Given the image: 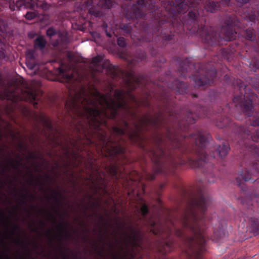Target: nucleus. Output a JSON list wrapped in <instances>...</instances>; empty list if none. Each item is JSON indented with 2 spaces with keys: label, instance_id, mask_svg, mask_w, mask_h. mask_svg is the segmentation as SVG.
<instances>
[{
  "label": "nucleus",
  "instance_id": "6e6552de",
  "mask_svg": "<svg viewBox=\"0 0 259 259\" xmlns=\"http://www.w3.org/2000/svg\"><path fill=\"white\" fill-rule=\"evenodd\" d=\"M20 133L17 128V246L20 245V217H19V207H20V199H19V185L20 183L19 176H20V155L19 154V149L22 147V144L20 142L19 136Z\"/></svg>",
  "mask_w": 259,
  "mask_h": 259
},
{
  "label": "nucleus",
  "instance_id": "f3484780",
  "mask_svg": "<svg viewBox=\"0 0 259 259\" xmlns=\"http://www.w3.org/2000/svg\"><path fill=\"white\" fill-rule=\"evenodd\" d=\"M174 247V243L173 240L164 241L162 246L159 248V251L162 254H166L172 251Z\"/></svg>",
  "mask_w": 259,
  "mask_h": 259
},
{
  "label": "nucleus",
  "instance_id": "09e8293b",
  "mask_svg": "<svg viewBox=\"0 0 259 259\" xmlns=\"http://www.w3.org/2000/svg\"><path fill=\"white\" fill-rule=\"evenodd\" d=\"M10 8L13 11H15V10L14 5H10Z\"/></svg>",
  "mask_w": 259,
  "mask_h": 259
},
{
  "label": "nucleus",
  "instance_id": "603ef678",
  "mask_svg": "<svg viewBox=\"0 0 259 259\" xmlns=\"http://www.w3.org/2000/svg\"><path fill=\"white\" fill-rule=\"evenodd\" d=\"M50 216L51 218H52V219H53V221H54V222H55V223H56V218H55V217H54V216H53V215H52V214H50Z\"/></svg>",
  "mask_w": 259,
  "mask_h": 259
},
{
  "label": "nucleus",
  "instance_id": "052dcab7",
  "mask_svg": "<svg viewBox=\"0 0 259 259\" xmlns=\"http://www.w3.org/2000/svg\"><path fill=\"white\" fill-rule=\"evenodd\" d=\"M100 219L101 221H104V218L103 216H100Z\"/></svg>",
  "mask_w": 259,
  "mask_h": 259
},
{
  "label": "nucleus",
  "instance_id": "6e6d98bb",
  "mask_svg": "<svg viewBox=\"0 0 259 259\" xmlns=\"http://www.w3.org/2000/svg\"><path fill=\"white\" fill-rule=\"evenodd\" d=\"M106 35H107L108 37H111V36H112L111 34L110 33L107 32V31H106Z\"/></svg>",
  "mask_w": 259,
  "mask_h": 259
},
{
  "label": "nucleus",
  "instance_id": "a18cd8bd",
  "mask_svg": "<svg viewBox=\"0 0 259 259\" xmlns=\"http://www.w3.org/2000/svg\"><path fill=\"white\" fill-rule=\"evenodd\" d=\"M104 249H105V248L104 246L102 247V251H99L98 252V254L101 256H102L103 255V251H104Z\"/></svg>",
  "mask_w": 259,
  "mask_h": 259
},
{
  "label": "nucleus",
  "instance_id": "13d9d810",
  "mask_svg": "<svg viewBox=\"0 0 259 259\" xmlns=\"http://www.w3.org/2000/svg\"><path fill=\"white\" fill-rule=\"evenodd\" d=\"M63 259H68V255L66 254L65 255H64L63 257Z\"/></svg>",
  "mask_w": 259,
  "mask_h": 259
},
{
  "label": "nucleus",
  "instance_id": "a211bd4d",
  "mask_svg": "<svg viewBox=\"0 0 259 259\" xmlns=\"http://www.w3.org/2000/svg\"><path fill=\"white\" fill-rule=\"evenodd\" d=\"M236 46H230L229 48L221 50V54L224 59L229 60L232 58L233 55L236 51Z\"/></svg>",
  "mask_w": 259,
  "mask_h": 259
},
{
  "label": "nucleus",
  "instance_id": "dca6fc26",
  "mask_svg": "<svg viewBox=\"0 0 259 259\" xmlns=\"http://www.w3.org/2000/svg\"><path fill=\"white\" fill-rule=\"evenodd\" d=\"M146 58V54L145 52L142 51H138L136 56L131 60L128 61L130 65H135L138 62L145 60Z\"/></svg>",
  "mask_w": 259,
  "mask_h": 259
},
{
  "label": "nucleus",
  "instance_id": "cd10ccee",
  "mask_svg": "<svg viewBox=\"0 0 259 259\" xmlns=\"http://www.w3.org/2000/svg\"><path fill=\"white\" fill-rule=\"evenodd\" d=\"M250 67L253 71L256 72L259 69V61L256 59L252 60L250 63Z\"/></svg>",
  "mask_w": 259,
  "mask_h": 259
},
{
  "label": "nucleus",
  "instance_id": "b1692460",
  "mask_svg": "<svg viewBox=\"0 0 259 259\" xmlns=\"http://www.w3.org/2000/svg\"><path fill=\"white\" fill-rule=\"evenodd\" d=\"M250 226L251 230L254 233H259V221L257 219L251 218Z\"/></svg>",
  "mask_w": 259,
  "mask_h": 259
},
{
  "label": "nucleus",
  "instance_id": "69168bd1",
  "mask_svg": "<svg viewBox=\"0 0 259 259\" xmlns=\"http://www.w3.org/2000/svg\"><path fill=\"white\" fill-rule=\"evenodd\" d=\"M192 97L193 98L197 97V95L196 94H192Z\"/></svg>",
  "mask_w": 259,
  "mask_h": 259
},
{
  "label": "nucleus",
  "instance_id": "c03bdc74",
  "mask_svg": "<svg viewBox=\"0 0 259 259\" xmlns=\"http://www.w3.org/2000/svg\"><path fill=\"white\" fill-rule=\"evenodd\" d=\"M158 61L160 62V63H164V62H166V59L164 58H161V59H159V60H158Z\"/></svg>",
  "mask_w": 259,
  "mask_h": 259
},
{
  "label": "nucleus",
  "instance_id": "58836bf2",
  "mask_svg": "<svg viewBox=\"0 0 259 259\" xmlns=\"http://www.w3.org/2000/svg\"><path fill=\"white\" fill-rule=\"evenodd\" d=\"M93 3V0H87L84 2V4L87 7H90L92 6Z\"/></svg>",
  "mask_w": 259,
  "mask_h": 259
},
{
  "label": "nucleus",
  "instance_id": "8fccbe9b",
  "mask_svg": "<svg viewBox=\"0 0 259 259\" xmlns=\"http://www.w3.org/2000/svg\"><path fill=\"white\" fill-rule=\"evenodd\" d=\"M5 171H6V169L4 167H2L1 168V174H4V173L5 172Z\"/></svg>",
  "mask_w": 259,
  "mask_h": 259
},
{
  "label": "nucleus",
  "instance_id": "4468645a",
  "mask_svg": "<svg viewBox=\"0 0 259 259\" xmlns=\"http://www.w3.org/2000/svg\"><path fill=\"white\" fill-rule=\"evenodd\" d=\"M103 68L106 69L107 74L113 79L118 78L121 73L117 66L111 64H109L107 65L104 64Z\"/></svg>",
  "mask_w": 259,
  "mask_h": 259
},
{
  "label": "nucleus",
  "instance_id": "412c9836",
  "mask_svg": "<svg viewBox=\"0 0 259 259\" xmlns=\"http://www.w3.org/2000/svg\"><path fill=\"white\" fill-rule=\"evenodd\" d=\"M47 44V41L43 36H38L34 40V47L40 50L44 49Z\"/></svg>",
  "mask_w": 259,
  "mask_h": 259
},
{
  "label": "nucleus",
  "instance_id": "e2e57ef3",
  "mask_svg": "<svg viewBox=\"0 0 259 259\" xmlns=\"http://www.w3.org/2000/svg\"><path fill=\"white\" fill-rule=\"evenodd\" d=\"M146 104H147V107H148L149 108H150V104L148 102H146Z\"/></svg>",
  "mask_w": 259,
  "mask_h": 259
},
{
  "label": "nucleus",
  "instance_id": "473e14b6",
  "mask_svg": "<svg viewBox=\"0 0 259 259\" xmlns=\"http://www.w3.org/2000/svg\"><path fill=\"white\" fill-rule=\"evenodd\" d=\"M46 34L48 36L52 37L56 34V31L55 28L51 27L47 29Z\"/></svg>",
  "mask_w": 259,
  "mask_h": 259
},
{
  "label": "nucleus",
  "instance_id": "864d4df0",
  "mask_svg": "<svg viewBox=\"0 0 259 259\" xmlns=\"http://www.w3.org/2000/svg\"><path fill=\"white\" fill-rule=\"evenodd\" d=\"M132 1V0H125V1L126 2L125 3V5H126V4H128V5L130 3L131 4Z\"/></svg>",
  "mask_w": 259,
  "mask_h": 259
},
{
  "label": "nucleus",
  "instance_id": "1a4fd4ad",
  "mask_svg": "<svg viewBox=\"0 0 259 259\" xmlns=\"http://www.w3.org/2000/svg\"><path fill=\"white\" fill-rule=\"evenodd\" d=\"M131 234L123 232L124 235V240L126 244L133 247H142V237L140 230L134 229L132 226H129Z\"/></svg>",
  "mask_w": 259,
  "mask_h": 259
},
{
  "label": "nucleus",
  "instance_id": "37998d69",
  "mask_svg": "<svg viewBox=\"0 0 259 259\" xmlns=\"http://www.w3.org/2000/svg\"><path fill=\"white\" fill-rule=\"evenodd\" d=\"M89 13L93 15H94L95 16L97 17L98 16V13L95 11L94 10H93L92 8H90L89 10Z\"/></svg>",
  "mask_w": 259,
  "mask_h": 259
},
{
  "label": "nucleus",
  "instance_id": "a19ab883",
  "mask_svg": "<svg viewBox=\"0 0 259 259\" xmlns=\"http://www.w3.org/2000/svg\"><path fill=\"white\" fill-rule=\"evenodd\" d=\"M44 177H45L46 180L48 182H49V181L51 182L53 180V178L51 177L50 176H49L48 174L45 175Z\"/></svg>",
  "mask_w": 259,
  "mask_h": 259
},
{
  "label": "nucleus",
  "instance_id": "4c0bfd02",
  "mask_svg": "<svg viewBox=\"0 0 259 259\" xmlns=\"http://www.w3.org/2000/svg\"><path fill=\"white\" fill-rule=\"evenodd\" d=\"M241 202L242 203L243 205H249L251 204V202L250 201H246V199H242L241 200ZM250 206H248V208H249Z\"/></svg>",
  "mask_w": 259,
  "mask_h": 259
},
{
  "label": "nucleus",
  "instance_id": "c756f323",
  "mask_svg": "<svg viewBox=\"0 0 259 259\" xmlns=\"http://www.w3.org/2000/svg\"><path fill=\"white\" fill-rule=\"evenodd\" d=\"M37 16V14L34 12H27L25 17L26 19L31 20Z\"/></svg>",
  "mask_w": 259,
  "mask_h": 259
},
{
  "label": "nucleus",
  "instance_id": "3c124183",
  "mask_svg": "<svg viewBox=\"0 0 259 259\" xmlns=\"http://www.w3.org/2000/svg\"><path fill=\"white\" fill-rule=\"evenodd\" d=\"M255 20V16H252L250 18V20L252 22H254Z\"/></svg>",
  "mask_w": 259,
  "mask_h": 259
},
{
  "label": "nucleus",
  "instance_id": "f257e3e1",
  "mask_svg": "<svg viewBox=\"0 0 259 259\" xmlns=\"http://www.w3.org/2000/svg\"><path fill=\"white\" fill-rule=\"evenodd\" d=\"M125 75L123 82L127 91L116 90L114 95L116 100H109L98 91L91 97L81 89L74 95H69L65 103L67 113L73 119L84 121L93 133H90L81 123H79L80 127H76L77 132L85 137L87 133L92 139L96 137L98 141L90 139V143L95 145L102 155L114 162L105 166L106 172H101L91 162V168L95 170V175L93 183L100 189L105 188L107 174L118 180L121 174H119L117 163L120 160H127L124 147L126 141L122 138L125 135L133 144L138 145L147 153L152 160L153 173L147 176L151 181L158 175H174L176 169L181 165L199 168L207 173L206 168L212 167L210 160L215 157L214 152H210L208 155L205 149L209 135L199 131L189 136L185 133L198 118L209 117L210 110L198 105L194 113L189 111L184 119L179 120L174 110L175 102L171 93L163 91L159 99V111L153 116L145 115L139 118V123H133L135 127L133 129L125 117L130 115L136 118L137 114L131 110L126 96L137 102L132 91L142 85L144 76L132 69Z\"/></svg>",
  "mask_w": 259,
  "mask_h": 259
},
{
  "label": "nucleus",
  "instance_id": "4d7b16f0",
  "mask_svg": "<svg viewBox=\"0 0 259 259\" xmlns=\"http://www.w3.org/2000/svg\"><path fill=\"white\" fill-rule=\"evenodd\" d=\"M40 224L43 226L44 227L46 226V224L44 221H41L40 222Z\"/></svg>",
  "mask_w": 259,
  "mask_h": 259
},
{
  "label": "nucleus",
  "instance_id": "9b49d317",
  "mask_svg": "<svg viewBox=\"0 0 259 259\" xmlns=\"http://www.w3.org/2000/svg\"><path fill=\"white\" fill-rule=\"evenodd\" d=\"M17 101L19 99H21L19 96L18 93L17 92ZM22 99L26 101L29 102L33 105V106L35 108H37L38 104V97L37 91L34 89H27L26 91L24 92L23 93V96ZM18 110V104H17V110Z\"/></svg>",
  "mask_w": 259,
  "mask_h": 259
},
{
  "label": "nucleus",
  "instance_id": "6ab92c4d",
  "mask_svg": "<svg viewBox=\"0 0 259 259\" xmlns=\"http://www.w3.org/2000/svg\"><path fill=\"white\" fill-rule=\"evenodd\" d=\"M230 150L229 145L227 143H223L222 145H219L215 152L219 156L223 158L227 155Z\"/></svg>",
  "mask_w": 259,
  "mask_h": 259
},
{
  "label": "nucleus",
  "instance_id": "49530a36",
  "mask_svg": "<svg viewBox=\"0 0 259 259\" xmlns=\"http://www.w3.org/2000/svg\"><path fill=\"white\" fill-rule=\"evenodd\" d=\"M14 197H16V186H14L13 188Z\"/></svg>",
  "mask_w": 259,
  "mask_h": 259
},
{
  "label": "nucleus",
  "instance_id": "79ce46f5",
  "mask_svg": "<svg viewBox=\"0 0 259 259\" xmlns=\"http://www.w3.org/2000/svg\"><path fill=\"white\" fill-rule=\"evenodd\" d=\"M46 235L52 240L53 234L51 230H48L46 233Z\"/></svg>",
  "mask_w": 259,
  "mask_h": 259
},
{
  "label": "nucleus",
  "instance_id": "aec40b11",
  "mask_svg": "<svg viewBox=\"0 0 259 259\" xmlns=\"http://www.w3.org/2000/svg\"><path fill=\"white\" fill-rule=\"evenodd\" d=\"M58 72L59 75L62 76L63 78V80H60L61 82H70L73 79V76L72 74H67L65 70L61 68L58 69Z\"/></svg>",
  "mask_w": 259,
  "mask_h": 259
},
{
  "label": "nucleus",
  "instance_id": "774afa93",
  "mask_svg": "<svg viewBox=\"0 0 259 259\" xmlns=\"http://www.w3.org/2000/svg\"><path fill=\"white\" fill-rule=\"evenodd\" d=\"M208 182L209 183H213L214 182V181H213V180L211 181V180H210L209 179H208Z\"/></svg>",
  "mask_w": 259,
  "mask_h": 259
},
{
  "label": "nucleus",
  "instance_id": "7c9ffc66",
  "mask_svg": "<svg viewBox=\"0 0 259 259\" xmlns=\"http://www.w3.org/2000/svg\"><path fill=\"white\" fill-rule=\"evenodd\" d=\"M5 44L3 42L1 39H0V59L5 58Z\"/></svg>",
  "mask_w": 259,
  "mask_h": 259
},
{
  "label": "nucleus",
  "instance_id": "bb28decb",
  "mask_svg": "<svg viewBox=\"0 0 259 259\" xmlns=\"http://www.w3.org/2000/svg\"><path fill=\"white\" fill-rule=\"evenodd\" d=\"M100 3L102 6L105 9H110L114 5L113 0H102Z\"/></svg>",
  "mask_w": 259,
  "mask_h": 259
},
{
  "label": "nucleus",
  "instance_id": "5701e85b",
  "mask_svg": "<svg viewBox=\"0 0 259 259\" xmlns=\"http://www.w3.org/2000/svg\"><path fill=\"white\" fill-rule=\"evenodd\" d=\"M243 36L246 39L253 41L256 38L255 30L252 28H248L244 31Z\"/></svg>",
  "mask_w": 259,
  "mask_h": 259
},
{
  "label": "nucleus",
  "instance_id": "c85d7f7f",
  "mask_svg": "<svg viewBox=\"0 0 259 259\" xmlns=\"http://www.w3.org/2000/svg\"><path fill=\"white\" fill-rule=\"evenodd\" d=\"M57 229L60 231V232H64L67 237H71V234L64 228L63 224L61 223L57 226Z\"/></svg>",
  "mask_w": 259,
  "mask_h": 259
},
{
  "label": "nucleus",
  "instance_id": "72a5a7b5",
  "mask_svg": "<svg viewBox=\"0 0 259 259\" xmlns=\"http://www.w3.org/2000/svg\"><path fill=\"white\" fill-rule=\"evenodd\" d=\"M29 227H30L31 231L33 232H38V228L36 227L35 224L33 222H30L29 223Z\"/></svg>",
  "mask_w": 259,
  "mask_h": 259
},
{
  "label": "nucleus",
  "instance_id": "0e129e2a",
  "mask_svg": "<svg viewBox=\"0 0 259 259\" xmlns=\"http://www.w3.org/2000/svg\"><path fill=\"white\" fill-rule=\"evenodd\" d=\"M3 212H2V211L0 209V217H3Z\"/></svg>",
  "mask_w": 259,
  "mask_h": 259
},
{
  "label": "nucleus",
  "instance_id": "7ed1b4c3",
  "mask_svg": "<svg viewBox=\"0 0 259 259\" xmlns=\"http://www.w3.org/2000/svg\"><path fill=\"white\" fill-rule=\"evenodd\" d=\"M211 203L210 196L201 191L198 195L192 198L187 203L185 208L175 218L169 217L165 224L159 227L152 217H147L149 212L148 206L141 202L140 219L144 224L150 226L155 235H162L164 232L167 236L174 234L181 238L185 246L184 251L188 259H203L202 254L206 251V239L218 241L222 237V229L214 230L209 238L205 233L203 226L207 225L205 211Z\"/></svg>",
  "mask_w": 259,
  "mask_h": 259
},
{
  "label": "nucleus",
  "instance_id": "ea45409f",
  "mask_svg": "<svg viewBox=\"0 0 259 259\" xmlns=\"http://www.w3.org/2000/svg\"><path fill=\"white\" fill-rule=\"evenodd\" d=\"M237 2L240 5H245L249 3V0H236Z\"/></svg>",
  "mask_w": 259,
  "mask_h": 259
},
{
  "label": "nucleus",
  "instance_id": "393cba45",
  "mask_svg": "<svg viewBox=\"0 0 259 259\" xmlns=\"http://www.w3.org/2000/svg\"><path fill=\"white\" fill-rule=\"evenodd\" d=\"M13 213H14V220L15 219V218L16 217V205H14L13 208ZM13 234L14 235L13 238V243L14 244H16V237L15 236L16 235V224L14 222L13 224Z\"/></svg>",
  "mask_w": 259,
  "mask_h": 259
},
{
  "label": "nucleus",
  "instance_id": "bf43d9fd",
  "mask_svg": "<svg viewBox=\"0 0 259 259\" xmlns=\"http://www.w3.org/2000/svg\"><path fill=\"white\" fill-rule=\"evenodd\" d=\"M13 259H16V254L15 251L14 252Z\"/></svg>",
  "mask_w": 259,
  "mask_h": 259
},
{
  "label": "nucleus",
  "instance_id": "5fc2aeb1",
  "mask_svg": "<svg viewBox=\"0 0 259 259\" xmlns=\"http://www.w3.org/2000/svg\"><path fill=\"white\" fill-rule=\"evenodd\" d=\"M237 83L238 84H239V89L240 90L241 89V88L242 87V86L241 85V84H240V80H239V81H237Z\"/></svg>",
  "mask_w": 259,
  "mask_h": 259
},
{
  "label": "nucleus",
  "instance_id": "423d86ee",
  "mask_svg": "<svg viewBox=\"0 0 259 259\" xmlns=\"http://www.w3.org/2000/svg\"><path fill=\"white\" fill-rule=\"evenodd\" d=\"M217 76V71L211 63L200 64L199 69L193 76L195 85L198 87H207L213 83Z\"/></svg>",
  "mask_w": 259,
  "mask_h": 259
},
{
  "label": "nucleus",
  "instance_id": "c9c22d12",
  "mask_svg": "<svg viewBox=\"0 0 259 259\" xmlns=\"http://www.w3.org/2000/svg\"><path fill=\"white\" fill-rule=\"evenodd\" d=\"M253 88L256 90L258 93H259V78H256L255 81H253L252 84Z\"/></svg>",
  "mask_w": 259,
  "mask_h": 259
},
{
  "label": "nucleus",
  "instance_id": "338daca9",
  "mask_svg": "<svg viewBox=\"0 0 259 259\" xmlns=\"http://www.w3.org/2000/svg\"><path fill=\"white\" fill-rule=\"evenodd\" d=\"M28 66L31 69H33L34 67L33 65H28Z\"/></svg>",
  "mask_w": 259,
  "mask_h": 259
},
{
  "label": "nucleus",
  "instance_id": "f8f14e48",
  "mask_svg": "<svg viewBox=\"0 0 259 259\" xmlns=\"http://www.w3.org/2000/svg\"><path fill=\"white\" fill-rule=\"evenodd\" d=\"M164 84H166L171 92H174L176 94H184L186 93L188 90V84L178 79H175L172 82H165Z\"/></svg>",
  "mask_w": 259,
  "mask_h": 259
},
{
  "label": "nucleus",
  "instance_id": "4be33fe9",
  "mask_svg": "<svg viewBox=\"0 0 259 259\" xmlns=\"http://www.w3.org/2000/svg\"><path fill=\"white\" fill-rule=\"evenodd\" d=\"M52 192L53 193L52 198L56 202V204L61 205V200H64L65 197L63 196V194L61 192L56 191L54 190H52Z\"/></svg>",
  "mask_w": 259,
  "mask_h": 259
},
{
  "label": "nucleus",
  "instance_id": "ddd939ff",
  "mask_svg": "<svg viewBox=\"0 0 259 259\" xmlns=\"http://www.w3.org/2000/svg\"><path fill=\"white\" fill-rule=\"evenodd\" d=\"M192 66H193V63L190 58H186L184 60H181L178 71L182 77H187V73L188 70L191 69Z\"/></svg>",
  "mask_w": 259,
  "mask_h": 259
},
{
  "label": "nucleus",
  "instance_id": "20e7f679",
  "mask_svg": "<svg viewBox=\"0 0 259 259\" xmlns=\"http://www.w3.org/2000/svg\"><path fill=\"white\" fill-rule=\"evenodd\" d=\"M245 94L235 96L233 103L237 110H241L247 116L246 121H249L247 126H239L233 123L229 117L225 116L224 113L226 109L219 110L218 113L221 117L218 119L217 126L219 128L232 127L236 138L235 142L237 143L243 149L247 151L244 154L243 162L242 165L245 166V169L240 171V178H237L235 183L241 186L243 181H251L254 183L256 179L254 178L259 175V116L252 115L253 111V101L256 97L254 93L248 94L246 93L247 88H244Z\"/></svg>",
  "mask_w": 259,
  "mask_h": 259
},
{
  "label": "nucleus",
  "instance_id": "a878e982",
  "mask_svg": "<svg viewBox=\"0 0 259 259\" xmlns=\"http://www.w3.org/2000/svg\"><path fill=\"white\" fill-rule=\"evenodd\" d=\"M121 28L123 30V33L125 35H129L132 32V26L130 24H122Z\"/></svg>",
  "mask_w": 259,
  "mask_h": 259
},
{
  "label": "nucleus",
  "instance_id": "f704fd0d",
  "mask_svg": "<svg viewBox=\"0 0 259 259\" xmlns=\"http://www.w3.org/2000/svg\"><path fill=\"white\" fill-rule=\"evenodd\" d=\"M218 97V93L214 91H210L209 93V97L210 100H215Z\"/></svg>",
  "mask_w": 259,
  "mask_h": 259
},
{
  "label": "nucleus",
  "instance_id": "0eeeda50",
  "mask_svg": "<svg viewBox=\"0 0 259 259\" xmlns=\"http://www.w3.org/2000/svg\"><path fill=\"white\" fill-rule=\"evenodd\" d=\"M0 100L16 102V81L7 82L0 74Z\"/></svg>",
  "mask_w": 259,
  "mask_h": 259
},
{
  "label": "nucleus",
  "instance_id": "2f4dec72",
  "mask_svg": "<svg viewBox=\"0 0 259 259\" xmlns=\"http://www.w3.org/2000/svg\"><path fill=\"white\" fill-rule=\"evenodd\" d=\"M117 44L121 48H124L126 46L125 39L124 37H120L117 38Z\"/></svg>",
  "mask_w": 259,
  "mask_h": 259
},
{
  "label": "nucleus",
  "instance_id": "f03ea898",
  "mask_svg": "<svg viewBox=\"0 0 259 259\" xmlns=\"http://www.w3.org/2000/svg\"><path fill=\"white\" fill-rule=\"evenodd\" d=\"M156 1L149 0V4L145 0H138L131 8L133 18H144L147 10L153 18L151 27L144 28L147 32L142 37L144 41L154 43V46L150 48L152 56H156L157 48L174 43L175 33H182L186 30L199 35L207 49L222 45L236 36L235 27L238 26V21L234 15L227 17L219 33L203 23L206 21L204 10L202 9L203 6L206 12L214 13L221 9V3L228 5L230 0L207 1L205 4L204 0H188V3L185 0H166L162 2V8L156 5Z\"/></svg>",
  "mask_w": 259,
  "mask_h": 259
},
{
  "label": "nucleus",
  "instance_id": "9d476101",
  "mask_svg": "<svg viewBox=\"0 0 259 259\" xmlns=\"http://www.w3.org/2000/svg\"><path fill=\"white\" fill-rule=\"evenodd\" d=\"M25 201L24 202L25 205L27 206L26 212L27 217L29 219L31 218L33 211L35 210H40L37 206L34 205H29L28 203L31 202L36 199V196L35 194L31 193L29 190L26 191V194L24 195ZM41 211H45L44 209H41Z\"/></svg>",
  "mask_w": 259,
  "mask_h": 259
},
{
  "label": "nucleus",
  "instance_id": "39448f33",
  "mask_svg": "<svg viewBox=\"0 0 259 259\" xmlns=\"http://www.w3.org/2000/svg\"><path fill=\"white\" fill-rule=\"evenodd\" d=\"M36 123L34 126V131H31L27 137L28 143H24V150L27 153L25 158L28 163H31L32 166H35L34 160L37 158L34 152L28 149L29 144L34 147L36 143L39 142V135H42L46 139L52 141L56 146H62V142L60 141V137L62 134L59 130L54 128L51 121L46 115L39 114L35 116Z\"/></svg>",
  "mask_w": 259,
  "mask_h": 259
},
{
  "label": "nucleus",
  "instance_id": "de8ad7c7",
  "mask_svg": "<svg viewBox=\"0 0 259 259\" xmlns=\"http://www.w3.org/2000/svg\"><path fill=\"white\" fill-rule=\"evenodd\" d=\"M13 167L14 170L16 169V160L15 159L14 160Z\"/></svg>",
  "mask_w": 259,
  "mask_h": 259
},
{
  "label": "nucleus",
  "instance_id": "2eb2a0df",
  "mask_svg": "<svg viewBox=\"0 0 259 259\" xmlns=\"http://www.w3.org/2000/svg\"><path fill=\"white\" fill-rule=\"evenodd\" d=\"M26 167L27 170V175L29 177V179L27 180L28 184L30 186H33L42 185L43 183L40 180L39 178H36L34 176L33 171L31 169L30 167L26 165Z\"/></svg>",
  "mask_w": 259,
  "mask_h": 259
},
{
  "label": "nucleus",
  "instance_id": "e433bc0d",
  "mask_svg": "<svg viewBox=\"0 0 259 259\" xmlns=\"http://www.w3.org/2000/svg\"><path fill=\"white\" fill-rule=\"evenodd\" d=\"M101 57L98 56L93 58L92 62L95 64H98L101 62Z\"/></svg>",
  "mask_w": 259,
  "mask_h": 259
},
{
  "label": "nucleus",
  "instance_id": "680f3d73",
  "mask_svg": "<svg viewBox=\"0 0 259 259\" xmlns=\"http://www.w3.org/2000/svg\"><path fill=\"white\" fill-rule=\"evenodd\" d=\"M165 187L164 184H161L160 185V189H162Z\"/></svg>",
  "mask_w": 259,
  "mask_h": 259
}]
</instances>
